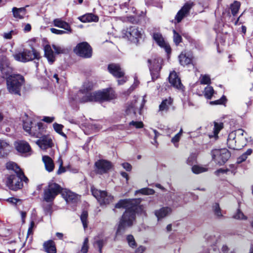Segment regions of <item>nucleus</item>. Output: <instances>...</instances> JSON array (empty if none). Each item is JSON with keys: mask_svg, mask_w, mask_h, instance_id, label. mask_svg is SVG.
<instances>
[{"mask_svg": "<svg viewBox=\"0 0 253 253\" xmlns=\"http://www.w3.org/2000/svg\"><path fill=\"white\" fill-rule=\"evenodd\" d=\"M140 203L139 199L120 200L115 206L116 208H123L126 209L120 221L116 235L124 234L126 230L131 227L135 219V212Z\"/></svg>", "mask_w": 253, "mask_h": 253, "instance_id": "1", "label": "nucleus"}, {"mask_svg": "<svg viewBox=\"0 0 253 253\" xmlns=\"http://www.w3.org/2000/svg\"><path fill=\"white\" fill-rule=\"evenodd\" d=\"M93 86L94 84L92 82L87 81L84 83L82 88L79 91L81 102L110 101L116 98L115 91L112 88H106L102 90L91 92Z\"/></svg>", "mask_w": 253, "mask_h": 253, "instance_id": "2", "label": "nucleus"}, {"mask_svg": "<svg viewBox=\"0 0 253 253\" xmlns=\"http://www.w3.org/2000/svg\"><path fill=\"white\" fill-rule=\"evenodd\" d=\"M6 168L8 169L14 171L15 174L9 175L6 180V186L13 191H17L22 188L23 181L27 182L28 179L26 177L23 172L17 165L12 162H9L6 164Z\"/></svg>", "mask_w": 253, "mask_h": 253, "instance_id": "3", "label": "nucleus"}, {"mask_svg": "<svg viewBox=\"0 0 253 253\" xmlns=\"http://www.w3.org/2000/svg\"><path fill=\"white\" fill-rule=\"evenodd\" d=\"M247 134L242 129L232 131L228 135L227 145L228 147L234 150H239L246 145Z\"/></svg>", "mask_w": 253, "mask_h": 253, "instance_id": "4", "label": "nucleus"}, {"mask_svg": "<svg viewBox=\"0 0 253 253\" xmlns=\"http://www.w3.org/2000/svg\"><path fill=\"white\" fill-rule=\"evenodd\" d=\"M6 81L7 89L10 93L21 95V89L25 81L23 76L16 74Z\"/></svg>", "mask_w": 253, "mask_h": 253, "instance_id": "5", "label": "nucleus"}, {"mask_svg": "<svg viewBox=\"0 0 253 253\" xmlns=\"http://www.w3.org/2000/svg\"><path fill=\"white\" fill-rule=\"evenodd\" d=\"M122 36L131 42L138 44L143 38L144 32L136 26H130L122 31Z\"/></svg>", "mask_w": 253, "mask_h": 253, "instance_id": "6", "label": "nucleus"}, {"mask_svg": "<svg viewBox=\"0 0 253 253\" xmlns=\"http://www.w3.org/2000/svg\"><path fill=\"white\" fill-rule=\"evenodd\" d=\"M63 189L57 183L53 181L49 182L44 189L43 198L47 202H52L59 193L62 194Z\"/></svg>", "mask_w": 253, "mask_h": 253, "instance_id": "7", "label": "nucleus"}, {"mask_svg": "<svg viewBox=\"0 0 253 253\" xmlns=\"http://www.w3.org/2000/svg\"><path fill=\"white\" fill-rule=\"evenodd\" d=\"M14 58L18 61L27 62L34 59L39 60L41 58L40 53L34 48L31 50L24 49L22 52L13 55Z\"/></svg>", "mask_w": 253, "mask_h": 253, "instance_id": "8", "label": "nucleus"}, {"mask_svg": "<svg viewBox=\"0 0 253 253\" xmlns=\"http://www.w3.org/2000/svg\"><path fill=\"white\" fill-rule=\"evenodd\" d=\"M163 60L160 57H154L148 60L149 70L153 81L157 79L159 75V72L162 68Z\"/></svg>", "mask_w": 253, "mask_h": 253, "instance_id": "9", "label": "nucleus"}, {"mask_svg": "<svg viewBox=\"0 0 253 253\" xmlns=\"http://www.w3.org/2000/svg\"><path fill=\"white\" fill-rule=\"evenodd\" d=\"M91 191L92 195L101 205L109 204L113 201V196L105 191L98 190L92 186L91 188Z\"/></svg>", "mask_w": 253, "mask_h": 253, "instance_id": "10", "label": "nucleus"}, {"mask_svg": "<svg viewBox=\"0 0 253 253\" xmlns=\"http://www.w3.org/2000/svg\"><path fill=\"white\" fill-rule=\"evenodd\" d=\"M0 72L1 77L6 81L16 74L13 73L12 68L10 66L9 62L5 56L2 57L0 59Z\"/></svg>", "mask_w": 253, "mask_h": 253, "instance_id": "11", "label": "nucleus"}, {"mask_svg": "<svg viewBox=\"0 0 253 253\" xmlns=\"http://www.w3.org/2000/svg\"><path fill=\"white\" fill-rule=\"evenodd\" d=\"M74 51L77 55L84 58H89L92 56L91 47L85 42L78 43Z\"/></svg>", "mask_w": 253, "mask_h": 253, "instance_id": "12", "label": "nucleus"}, {"mask_svg": "<svg viewBox=\"0 0 253 253\" xmlns=\"http://www.w3.org/2000/svg\"><path fill=\"white\" fill-rule=\"evenodd\" d=\"M211 155L212 160L220 165L224 164L230 157V154L226 149L213 150Z\"/></svg>", "mask_w": 253, "mask_h": 253, "instance_id": "13", "label": "nucleus"}, {"mask_svg": "<svg viewBox=\"0 0 253 253\" xmlns=\"http://www.w3.org/2000/svg\"><path fill=\"white\" fill-rule=\"evenodd\" d=\"M25 119L23 120V128L30 135L36 137H39V132L36 129V126H32V120L29 118L27 114L25 113Z\"/></svg>", "mask_w": 253, "mask_h": 253, "instance_id": "14", "label": "nucleus"}, {"mask_svg": "<svg viewBox=\"0 0 253 253\" xmlns=\"http://www.w3.org/2000/svg\"><path fill=\"white\" fill-rule=\"evenodd\" d=\"M95 166L96 167L95 170L99 174L107 173L112 168L111 163L104 160L97 161L95 163Z\"/></svg>", "mask_w": 253, "mask_h": 253, "instance_id": "15", "label": "nucleus"}, {"mask_svg": "<svg viewBox=\"0 0 253 253\" xmlns=\"http://www.w3.org/2000/svg\"><path fill=\"white\" fill-rule=\"evenodd\" d=\"M193 2H187L185 3L181 9L175 16V23L181 22L182 19L189 12L190 9L193 6Z\"/></svg>", "mask_w": 253, "mask_h": 253, "instance_id": "16", "label": "nucleus"}, {"mask_svg": "<svg viewBox=\"0 0 253 253\" xmlns=\"http://www.w3.org/2000/svg\"><path fill=\"white\" fill-rule=\"evenodd\" d=\"M217 241V239L215 237H212L211 241L208 240L209 243L212 244L210 249V253H233L232 252L229 251V248L226 245H223L220 250H219L216 245Z\"/></svg>", "mask_w": 253, "mask_h": 253, "instance_id": "17", "label": "nucleus"}, {"mask_svg": "<svg viewBox=\"0 0 253 253\" xmlns=\"http://www.w3.org/2000/svg\"><path fill=\"white\" fill-rule=\"evenodd\" d=\"M108 70L110 74L117 78H121L124 76L125 72L118 64H110L108 66Z\"/></svg>", "mask_w": 253, "mask_h": 253, "instance_id": "18", "label": "nucleus"}, {"mask_svg": "<svg viewBox=\"0 0 253 253\" xmlns=\"http://www.w3.org/2000/svg\"><path fill=\"white\" fill-rule=\"evenodd\" d=\"M153 39L161 47L164 48L168 53L170 52V46L164 41V39L160 33H154Z\"/></svg>", "mask_w": 253, "mask_h": 253, "instance_id": "19", "label": "nucleus"}, {"mask_svg": "<svg viewBox=\"0 0 253 253\" xmlns=\"http://www.w3.org/2000/svg\"><path fill=\"white\" fill-rule=\"evenodd\" d=\"M36 144L43 150L52 147L53 145L52 139L47 136H43L36 141Z\"/></svg>", "mask_w": 253, "mask_h": 253, "instance_id": "20", "label": "nucleus"}, {"mask_svg": "<svg viewBox=\"0 0 253 253\" xmlns=\"http://www.w3.org/2000/svg\"><path fill=\"white\" fill-rule=\"evenodd\" d=\"M169 79V82L172 86L177 89H182L183 86L181 80L175 71L170 73Z\"/></svg>", "mask_w": 253, "mask_h": 253, "instance_id": "21", "label": "nucleus"}, {"mask_svg": "<svg viewBox=\"0 0 253 253\" xmlns=\"http://www.w3.org/2000/svg\"><path fill=\"white\" fill-rule=\"evenodd\" d=\"M16 150L22 154H31V149L29 143L25 141H19L15 144Z\"/></svg>", "mask_w": 253, "mask_h": 253, "instance_id": "22", "label": "nucleus"}, {"mask_svg": "<svg viewBox=\"0 0 253 253\" xmlns=\"http://www.w3.org/2000/svg\"><path fill=\"white\" fill-rule=\"evenodd\" d=\"M171 208L168 207H165L156 210L155 211V215L157 217L158 220H160L161 219L169 216L171 213Z\"/></svg>", "mask_w": 253, "mask_h": 253, "instance_id": "23", "label": "nucleus"}, {"mask_svg": "<svg viewBox=\"0 0 253 253\" xmlns=\"http://www.w3.org/2000/svg\"><path fill=\"white\" fill-rule=\"evenodd\" d=\"M193 57L191 54L182 52L178 56L179 63L183 66L192 64Z\"/></svg>", "mask_w": 253, "mask_h": 253, "instance_id": "24", "label": "nucleus"}, {"mask_svg": "<svg viewBox=\"0 0 253 253\" xmlns=\"http://www.w3.org/2000/svg\"><path fill=\"white\" fill-rule=\"evenodd\" d=\"M62 196L67 203H75L78 200V196L74 193L66 189L62 191Z\"/></svg>", "mask_w": 253, "mask_h": 253, "instance_id": "25", "label": "nucleus"}, {"mask_svg": "<svg viewBox=\"0 0 253 253\" xmlns=\"http://www.w3.org/2000/svg\"><path fill=\"white\" fill-rule=\"evenodd\" d=\"M134 101L128 105L126 111H131V110L133 111L139 110V111H141L142 109L143 103L145 102L144 99H143L139 102L138 100L134 99Z\"/></svg>", "mask_w": 253, "mask_h": 253, "instance_id": "26", "label": "nucleus"}, {"mask_svg": "<svg viewBox=\"0 0 253 253\" xmlns=\"http://www.w3.org/2000/svg\"><path fill=\"white\" fill-rule=\"evenodd\" d=\"M42 160L44 163L45 169L48 172H51L54 169V164L53 160L48 156H43Z\"/></svg>", "mask_w": 253, "mask_h": 253, "instance_id": "27", "label": "nucleus"}, {"mask_svg": "<svg viewBox=\"0 0 253 253\" xmlns=\"http://www.w3.org/2000/svg\"><path fill=\"white\" fill-rule=\"evenodd\" d=\"M44 56L50 64H52L55 61V56L50 45L47 44L44 47Z\"/></svg>", "mask_w": 253, "mask_h": 253, "instance_id": "28", "label": "nucleus"}, {"mask_svg": "<svg viewBox=\"0 0 253 253\" xmlns=\"http://www.w3.org/2000/svg\"><path fill=\"white\" fill-rule=\"evenodd\" d=\"M13 15L16 19H23L26 14V9L25 7H13L12 9Z\"/></svg>", "mask_w": 253, "mask_h": 253, "instance_id": "29", "label": "nucleus"}, {"mask_svg": "<svg viewBox=\"0 0 253 253\" xmlns=\"http://www.w3.org/2000/svg\"><path fill=\"white\" fill-rule=\"evenodd\" d=\"M172 102L173 100L170 97L163 100L161 104L160 105V111L174 109V107L172 106Z\"/></svg>", "mask_w": 253, "mask_h": 253, "instance_id": "30", "label": "nucleus"}, {"mask_svg": "<svg viewBox=\"0 0 253 253\" xmlns=\"http://www.w3.org/2000/svg\"><path fill=\"white\" fill-rule=\"evenodd\" d=\"M53 24L55 26L65 29L69 33L71 32V29L69 24L60 19H55L53 20Z\"/></svg>", "mask_w": 253, "mask_h": 253, "instance_id": "31", "label": "nucleus"}, {"mask_svg": "<svg viewBox=\"0 0 253 253\" xmlns=\"http://www.w3.org/2000/svg\"><path fill=\"white\" fill-rule=\"evenodd\" d=\"M79 19L84 23L97 22L98 21V17L92 13H87L80 17Z\"/></svg>", "mask_w": 253, "mask_h": 253, "instance_id": "32", "label": "nucleus"}, {"mask_svg": "<svg viewBox=\"0 0 253 253\" xmlns=\"http://www.w3.org/2000/svg\"><path fill=\"white\" fill-rule=\"evenodd\" d=\"M45 251L47 253H56V249L55 244L52 240H48L43 244Z\"/></svg>", "mask_w": 253, "mask_h": 253, "instance_id": "33", "label": "nucleus"}, {"mask_svg": "<svg viewBox=\"0 0 253 253\" xmlns=\"http://www.w3.org/2000/svg\"><path fill=\"white\" fill-rule=\"evenodd\" d=\"M106 242L102 235H99L94 238V245H96L99 249L100 253L101 252L102 248Z\"/></svg>", "mask_w": 253, "mask_h": 253, "instance_id": "34", "label": "nucleus"}, {"mask_svg": "<svg viewBox=\"0 0 253 253\" xmlns=\"http://www.w3.org/2000/svg\"><path fill=\"white\" fill-rule=\"evenodd\" d=\"M240 6L241 3L237 0H235L230 4V8L233 16H235L237 14Z\"/></svg>", "mask_w": 253, "mask_h": 253, "instance_id": "35", "label": "nucleus"}, {"mask_svg": "<svg viewBox=\"0 0 253 253\" xmlns=\"http://www.w3.org/2000/svg\"><path fill=\"white\" fill-rule=\"evenodd\" d=\"M9 148V144L4 141H0V156H3L7 154Z\"/></svg>", "mask_w": 253, "mask_h": 253, "instance_id": "36", "label": "nucleus"}, {"mask_svg": "<svg viewBox=\"0 0 253 253\" xmlns=\"http://www.w3.org/2000/svg\"><path fill=\"white\" fill-rule=\"evenodd\" d=\"M208 169L206 166L194 165L192 168V171L195 174H199L208 171Z\"/></svg>", "mask_w": 253, "mask_h": 253, "instance_id": "37", "label": "nucleus"}, {"mask_svg": "<svg viewBox=\"0 0 253 253\" xmlns=\"http://www.w3.org/2000/svg\"><path fill=\"white\" fill-rule=\"evenodd\" d=\"M214 93V90L212 86L208 85L205 87L204 94L206 98L211 99Z\"/></svg>", "mask_w": 253, "mask_h": 253, "instance_id": "38", "label": "nucleus"}, {"mask_svg": "<svg viewBox=\"0 0 253 253\" xmlns=\"http://www.w3.org/2000/svg\"><path fill=\"white\" fill-rule=\"evenodd\" d=\"M53 127L54 130L59 134L65 138L66 137V135L62 131L64 128V126L62 125L55 123L53 124Z\"/></svg>", "mask_w": 253, "mask_h": 253, "instance_id": "39", "label": "nucleus"}, {"mask_svg": "<svg viewBox=\"0 0 253 253\" xmlns=\"http://www.w3.org/2000/svg\"><path fill=\"white\" fill-rule=\"evenodd\" d=\"M89 249V239L88 237L84 238L80 252L81 253H87Z\"/></svg>", "mask_w": 253, "mask_h": 253, "instance_id": "40", "label": "nucleus"}, {"mask_svg": "<svg viewBox=\"0 0 253 253\" xmlns=\"http://www.w3.org/2000/svg\"><path fill=\"white\" fill-rule=\"evenodd\" d=\"M154 193L155 191L152 189L149 188H144L139 190L136 191L135 194H136L137 193H140L142 195H150L154 194Z\"/></svg>", "mask_w": 253, "mask_h": 253, "instance_id": "41", "label": "nucleus"}, {"mask_svg": "<svg viewBox=\"0 0 253 253\" xmlns=\"http://www.w3.org/2000/svg\"><path fill=\"white\" fill-rule=\"evenodd\" d=\"M46 74L47 77L52 80V82L55 81L56 83H59V79L57 73L52 71H49L48 72H47Z\"/></svg>", "mask_w": 253, "mask_h": 253, "instance_id": "42", "label": "nucleus"}, {"mask_svg": "<svg viewBox=\"0 0 253 253\" xmlns=\"http://www.w3.org/2000/svg\"><path fill=\"white\" fill-rule=\"evenodd\" d=\"M252 153V150L251 149H249L247 150V151L244 153L243 155H242L240 157H239L237 159V163H241L244 161H245L248 156L250 155Z\"/></svg>", "mask_w": 253, "mask_h": 253, "instance_id": "43", "label": "nucleus"}, {"mask_svg": "<svg viewBox=\"0 0 253 253\" xmlns=\"http://www.w3.org/2000/svg\"><path fill=\"white\" fill-rule=\"evenodd\" d=\"M87 216L88 214L86 211H83L81 215V219L84 229L87 227Z\"/></svg>", "mask_w": 253, "mask_h": 253, "instance_id": "44", "label": "nucleus"}, {"mask_svg": "<svg viewBox=\"0 0 253 253\" xmlns=\"http://www.w3.org/2000/svg\"><path fill=\"white\" fill-rule=\"evenodd\" d=\"M173 42L177 45L182 42V37L175 30H173Z\"/></svg>", "mask_w": 253, "mask_h": 253, "instance_id": "45", "label": "nucleus"}, {"mask_svg": "<svg viewBox=\"0 0 253 253\" xmlns=\"http://www.w3.org/2000/svg\"><path fill=\"white\" fill-rule=\"evenodd\" d=\"M130 127L133 126L136 129L141 128L144 127V124L142 121H132L129 123Z\"/></svg>", "mask_w": 253, "mask_h": 253, "instance_id": "46", "label": "nucleus"}, {"mask_svg": "<svg viewBox=\"0 0 253 253\" xmlns=\"http://www.w3.org/2000/svg\"><path fill=\"white\" fill-rule=\"evenodd\" d=\"M223 125L222 123L214 122V126L213 128L214 136H217L219 131L223 128Z\"/></svg>", "mask_w": 253, "mask_h": 253, "instance_id": "47", "label": "nucleus"}, {"mask_svg": "<svg viewBox=\"0 0 253 253\" xmlns=\"http://www.w3.org/2000/svg\"><path fill=\"white\" fill-rule=\"evenodd\" d=\"M210 77L208 75H201L200 78V83L202 84H211Z\"/></svg>", "mask_w": 253, "mask_h": 253, "instance_id": "48", "label": "nucleus"}, {"mask_svg": "<svg viewBox=\"0 0 253 253\" xmlns=\"http://www.w3.org/2000/svg\"><path fill=\"white\" fill-rule=\"evenodd\" d=\"M233 217L236 219L247 220V217L240 210H238L234 215Z\"/></svg>", "mask_w": 253, "mask_h": 253, "instance_id": "49", "label": "nucleus"}, {"mask_svg": "<svg viewBox=\"0 0 253 253\" xmlns=\"http://www.w3.org/2000/svg\"><path fill=\"white\" fill-rule=\"evenodd\" d=\"M227 101L226 97L223 95L219 99L214 101H211L210 104L211 105H224Z\"/></svg>", "mask_w": 253, "mask_h": 253, "instance_id": "50", "label": "nucleus"}, {"mask_svg": "<svg viewBox=\"0 0 253 253\" xmlns=\"http://www.w3.org/2000/svg\"><path fill=\"white\" fill-rule=\"evenodd\" d=\"M126 240L129 246L134 248L136 247V244L133 236L131 235H129L126 237Z\"/></svg>", "mask_w": 253, "mask_h": 253, "instance_id": "51", "label": "nucleus"}, {"mask_svg": "<svg viewBox=\"0 0 253 253\" xmlns=\"http://www.w3.org/2000/svg\"><path fill=\"white\" fill-rule=\"evenodd\" d=\"M212 209H213V211H214V214L216 216H217L218 217H220L222 216V215L221 212V210L219 208V206L218 204L215 203V204H214L213 205Z\"/></svg>", "mask_w": 253, "mask_h": 253, "instance_id": "52", "label": "nucleus"}, {"mask_svg": "<svg viewBox=\"0 0 253 253\" xmlns=\"http://www.w3.org/2000/svg\"><path fill=\"white\" fill-rule=\"evenodd\" d=\"M183 133L182 128H181L179 132L177 133L171 139V142L173 143L177 142L179 141V139L182 135Z\"/></svg>", "mask_w": 253, "mask_h": 253, "instance_id": "53", "label": "nucleus"}, {"mask_svg": "<svg viewBox=\"0 0 253 253\" xmlns=\"http://www.w3.org/2000/svg\"><path fill=\"white\" fill-rule=\"evenodd\" d=\"M196 160V155L195 154H192L190 155L187 160V163L189 165H192Z\"/></svg>", "mask_w": 253, "mask_h": 253, "instance_id": "54", "label": "nucleus"}, {"mask_svg": "<svg viewBox=\"0 0 253 253\" xmlns=\"http://www.w3.org/2000/svg\"><path fill=\"white\" fill-rule=\"evenodd\" d=\"M6 201L13 205L16 204L18 203H21V200L13 197L9 198L6 200Z\"/></svg>", "mask_w": 253, "mask_h": 253, "instance_id": "55", "label": "nucleus"}, {"mask_svg": "<svg viewBox=\"0 0 253 253\" xmlns=\"http://www.w3.org/2000/svg\"><path fill=\"white\" fill-rule=\"evenodd\" d=\"M50 31L56 35H62L66 33V31L63 30H58L53 28H50Z\"/></svg>", "mask_w": 253, "mask_h": 253, "instance_id": "56", "label": "nucleus"}, {"mask_svg": "<svg viewBox=\"0 0 253 253\" xmlns=\"http://www.w3.org/2000/svg\"><path fill=\"white\" fill-rule=\"evenodd\" d=\"M14 34L13 31H11L8 33H4L3 34V37L5 39L10 40L12 38V35Z\"/></svg>", "mask_w": 253, "mask_h": 253, "instance_id": "57", "label": "nucleus"}, {"mask_svg": "<svg viewBox=\"0 0 253 253\" xmlns=\"http://www.w3.org/2000/svg\"><path fill=\"white\" fill-rule=\"evenodd\" d=\"M54 119L55 118L53 117L44 116L42 119V121L47 123H52L54 120Z\"/></svg>", "mask_w": 253, "mask_h": 253, "instance_id": "58", "label": "nucleus"}, {"mask_svg": "<svg viewBox=\"0 0 253 253\" xmlns=\"http://www.w3.org/2000/svg\"><path fill=\"white\" fill-rule=\"evenodd\" d=\"M122 167L125 169L126 170L128 171H130L131 170L132 167L131 165L127 163H124L122 164Z\"/></svg>", "mask_w": 253, "mask_h": 253, "instance_id": "59", "label": "nucleus"}, {"mask_svg": "<svg viewBox=\"0 0 253 253\" xmlns=\"http://www.w3.org/2000/svg\"><path fill=\"white\" fill-rule=\"evenodd\" d=\"M52 47L57 54L63 53V49L61 47L56 46L55 45H52Z\"/></svg>", "mask_w": 253, "mask_h": 253, "instance_id": "60", "label": "nucleus"}, {"mask_svg": "<svg viewBox=\"0 0 253 253\" xmlns=\"http://www.w3.org/2000/svg\"><path fill=\"white\" fill-rule=\"evenodd\" d=\"M65 171V168L63 167V162L61 160V163L58 171H57V174H60Z\"/></svg>", "mask_w": 253, "mask_h": 253, "instance_id": "61", "label": "nucleus"}, {"mask_svg": "<svg viewBox=\"0 0 253 253\" xmlns=\"http://www.w3.org/2000/svg\"><path fill=\"white\" fill-rule=\"evenodd\" d=\"M35 126H36V128L35 129L39 131L40 136L41 135V130L43 128V124L41 122H39Z\"/></svg>", "mask_w": 253, "mask_h": 253, "instance_id": "62", "label": "nucleus"}, {"mask_svg": "<svg viewBox=\"0 0 253 253\" xmlns=\"http://www.w3.org/2000/svg\"><path fill=\"white\" fill-rule=\"evenodd\" d=\"M34 221H31V223H30V226L29 227V229H28V232H27V238H28V236L32 234V232H33V228L34 226Z\"/></svg>", "mask_w": 253, "mask_h": 253, "instance_id": "63", "label": "nucleus"}, {"mask_svg": "<svg viewBox=\"0 0 253 253\" xmlns=\"http://www.w3.org/2000/svg\"><path fill=\"white\" fill-rule=\"evenodd\" d=\"M145 250V248L143 246H139L135 251V253H143Z\"/></svg>", "mask_w": 253, "mask_h": 253, "instance_id": "64", "label": "nucleus"}]
</instances>
